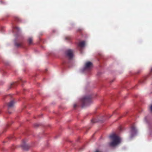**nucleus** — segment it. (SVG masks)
<instances>
[{"label": "nucleus", "mask_w": 152, "mask_h": 152, "mask_svg": "<svg viewBox=\"0 0 152 152\" xmlns=\"http://www.w3.org/2000/svg\"><path fill=\"white\" fill-rule=\"evenodd\" d=\"M112 141L110 143V145L112 147H115L119 144L121 142V138L115 134H113L109 136Z\"/></svg>", "instance_id": "nucleus-1"}, {"label": "nucleus", "mask_w": 152, "mask_h": 152, "mask_svg": "<svg viewBox=\"0 0 152 152\" xmlns=\"http://www.w3.org/2000/svg\"><path fill=\"white\" fill-rule=\"evenodd\" d=\"M152 70V68L151 69V70Z\"/></svg>", "instance_id": "nucleus-16"}, {"label": "nucleus", "mask_w": 152, "mask_h": 152, "mask_svg": "<svg viewBox=\"0 0 152 152\" xmlns=\"http://www.w3.org/2000/svg\"><path fill=\"white\" fill-rule=\"evenodd\" d=\"M77 104H74V105H73V107H74V108H75V107H77Z\"/></svg>", "instance_id": "nucleus-14"}, {"label": "nucleus", "mask_w": 152, "mask_h": 152, "mask_svg": "<svg viewBox=\"0 0 152 152\" xmlns=\"http://www.w3.org/2000/svg\"><path fill=\"white\" fill-rule=\"evenodd\" d=\"M15 103V102L14 101H12L8 103V106L10 107H12L13 106Z\"/></svg>", "instance_id": "nucleus-8"}, {"label": "nucleus", "mask_w": 152, "mask_h": 152, "mask_svg": "<svg viewBox=\"0 0 152 152\" xmlns=\"http://www.w3.org/2000/svg\"><path fill=\"white\" fill-rule=\"evenodd\" d=\"M137 130L134 126H132L131 127V135L130 137L132 138L136 135L137 133Z\"/></svg>", "instance_id": "nucleus-4"}, {"label": "nucleus", "mask_w": 152, "mask_h": 152, "mask_svg": "<svg viewBox=\"0 0 152 152\" xmlns=\"http://www.w3.org/2000/svg\"><path fill=\"white\" fill-rule=\"evenodd\" d=\"M91 121L92 123H95L96 122V121H95L94 119H93V120H91Z\"/></svg>", "instance_id": "nucleus-15"}, {"label": "nucleus", "mask_w": 152, "mask_h": 152, "mask_svg": "<svg viewBox=\"0 0 152 152\" xmlns=\"http://www.w3.org/2000/svg\"><path fill=\"white\" fill-rule=\"evenodd\" d=\"M32 39L31 37H29L28 39V42L29 44H31L32 43Z\"/></svg>", "instance_id": "nucleus-10"}, {"label": "nucleus", "mask_w": 152, "mask_h": 152, "mask_svg": "<svg viewBox=\"0 0 152 152\" xmlns=\"http://www.w3.org/2000/svg\"><path fill=\"white\" fill-rule=\"evenodd\" d=\"M85 45V42L84 41H81L78 44V46L81 48H83Z\"/></svg>", "instance_id": "nucleus-7"}, {"label": "nucleus", "mask_w": 152, "mask_h": 152, "mask_svg": "<svg viewBox=\"0 0 152 152\" xmlns=\"http://www.w3.org/2000/svg\"><path fill=\"white\" fill-rule=\"evenodd\" d=\"M15 45L16 47H18L21 46L22 44L21 43H17L16 42H15Z\"/></svg>", "instance_id": "nucleus-9"}, {"label": "nucleus", "mask_w": 152, "mask_h": 152, "mask_svg": "<svg viewBox=\"0 0 152 152\" xmlns=\"http://www.w3.org/2000/svg\"><path fill=\"white\" fill-rule=\"evenodd\" d=\"M150 110L151 112L152 113V104L150 107Z\"/></svg>", "instance_id": "nucleus-11"}, {"label": "nucleus", "mask_w": 152, "mask_h": 152, "mask_svg": "<svg viewBox=\"0 0 152 152\" xmlns=\"http://www.w3.org/2000/svg\"><path fill=\"white\" fill-rule=\"evenodd\" d=\"M15 29L17 30L18 31H19L20 30V28L17 27H16L15 28Z\"/></svg>", "instance_id": "nucleus-13"}, {"label": "nucleus", "mask_w": 152, "mask_h": 152, "mask_svg": "<svg viewBox=\"0 0 152 152\" xmlns=\"http://www.w3.org/2000/svg\"><path fill=\"white\" fill-rule=\"evenodd\" d=\"M92 67V64L91 62H86L85 63L84 67L82 69L81 71L83 72H88L91 69Z\"/></svg>", "instance_id": "nucleus-3"}, {"label": "nucleus", "mask_w": 152, "mask_h": 152, "mask_svg": "<svg viewBox=\"0 0 152 152\" xmlns=\"http://www.w3.org/2000/svg\"><path fill=\"white\" fill-rule=\"evenodd\" d=\"M73 50L69 49L66 51V53L67 56L69 59H71L73 56Z\"/></svg>", "instance_id": "nucleus-5"}, {"label": "nucleus", "mask_w": 152, "mask_h": 152, "mask_svg": "<svg viewBox=\"0 0 152 152\" xmlns=\"http://www.w3.org/2000/svg\"><path fill=\"white\" fill-rule=\"evenodd\" d=\"M81 102L82 106H88L92 102L90 96H85L83 97L81 99Z\"/></svg>", "instance_id": "nucleus-2"}, {"label": "nucleus", "mask_w": 152, "mask_h": 152, "mask_svg": "<svg viewBox=\"0 0 152 152\" xmlns=\"http://www.w3.org/2000/svg\"><path fill=\"white\" fill-rule=\"evenodd\" d=\"M95 152H103L101 150H98V149H96L95 151Z\"/></svg>", "instance_id": "nucleus-12"}, {"label": "nucleus", "mask_w": 152, "mask_h": 152, "mask_svg": "<svg viewBox=\"0 0 152 152\" xmlns=\"http://www.w3.org/2000/svg\"><path fill=\"white\" fill-rule=\"evenodd\" d=\"M21 146L25 150H28L29 148V146L24 142H23V144L21 145Z\"/></svg>", "instance_id": "nucleus-6"}]
</instances>
